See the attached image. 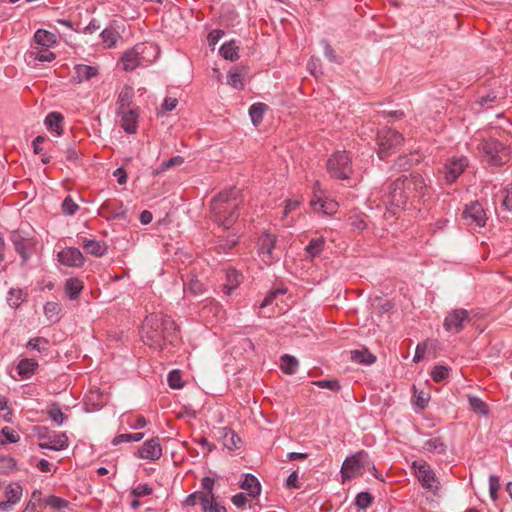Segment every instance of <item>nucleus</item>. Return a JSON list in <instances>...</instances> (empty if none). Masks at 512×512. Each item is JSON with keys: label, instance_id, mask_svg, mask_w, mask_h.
<instances>
[{"label": "nucleus", "instance_id": "f257e3e1", "mask_svg": "<svg viewBox=\"0 0 512 512\" xmlns=\"http://www.w3.org/2000/svg\"><path fill=\"white\" fill-rule=\"evenodd\" d=\"M141 339L150 348L162 350L167 343L173 344L178 339V327L171 317L152 313L142 324Z\"/></svg>", "mask_w": 512, "mask_h": 512}, {"label": "nucleus", "instance_id": "f03ea898", "mask_svg": "<svg viewBox=\"0 0 512 512\" xmlns=\"http://www.w3.org/2000/svg\"><path fill=\"white\" fill-rule=\"evenodd\" d=\"M238 191L235 188L220 192L211 201L214 222L224 229L231 228L239 217Z\"/></svg>", "mask_w": 512, "mask_h": 512}, {"label": "nucleus", "instance_id": "7ed1b4c3", "mask_svg": "<svg viewBox=\"0 0 512 512\" xmlns=\"http://www.w3.org/2000/svg\"><path fill=\"white\" fill-rule=\"evenodd\" d=\"M158 47L152 43H138L125 51L121 57L122 68L133 71L137 67H146L158 57Z\"/></svg>", "mask_w": 512, "mask_h": 512}, {"label": "nucleus", "instance_id": "20e7f679", "mask_svg": "<svg viewBox=\"0 0 512 512\" xmlns=\"http://www.w3.org/2000/svg\"><path fill=\"white\" fill-rule=\"evenodd\" d=\"M365 471L371 472L376 478H378L377 470L373 462H371L368 453L361 450L352 456L347 457L343 462L340 471L342 482L361 476Z\"/></svg>", "mask_w": 512, "mask_h": 512}, {"label": "nucleus", "instance_id": "39448f33", "mask_svg": "<svg viewBox=\"0 0 512 512\" xmlns=\"http://www.w3.org/2000/svg\"><path fill=\"white\" fill-rule=\"evenodd\" d=\"M327 172L330 177L339 180L349 179L353 173L352 160L347 151H336L327 160Z\"/></svg>", "mask_w": 512, "mask_h": 512}, {"label": "nucleus", "instance_id": "423d86ee", "mask_svg": "<svg viewBox=\"0 0 512 512\" xmlns=\"http://www.w3.org/2000/svg\"><path fill=\"white\" fill-rule=\"evenodd\" d=\"M257 253L265 265H271L281 258L282 250L277 246V236L263 231L257 241Z\"/></svg>", "mask_w": 512, "mask_h": 512}, {"label": "nucleus", "instance_id": "0eeeda50", "mask_svg": "<svg viewBox=\"0 0 512 512\" xmlns=\"http://www.w3.org/2000/svg\"><path fill=\"white\" fill-rule=\"evenodd\" d=\"M403 136L391 129L383 128L377 133V154L380 159L385 160L403 144Z\"/></svg>", "mask_w": 512, "mask_h": 512}, {"label": "nucleus", "instance_id": "6e6552de", "mask_svg": "<svg viewBox=\"0 0 512 512\" xmlns=\"http://www.w3.org/2000/svg\"><path fill=\"white\" fill-rule=\"evenodd\" d=\"M478 150L485 155L487 161L492 165H502L510 159L509 148L504 147L493 138L482 140L478 145Z\"/></svg>", "mask_w": 512, "mask_h": 512}, {"label": "nucleus", "instance_id": "1a4fd4ad", "mask_svg": "<svg viewBox=\"0 0 512 512\" xmlns=\"http://www.w3.org/2000/svg\"><path fill=\"white\" fill-rule=\"evenodd\" d=\"M396 186L404 189L405 194L408 196V201L422 198L428 190L424 178L418 173H411L409 176L403 175L397 178Z\"/></svg>", "mask_w": 512, "mask_h": 512}, {"label": "nucleus", "instance_id": "9d476101", "mask_svg": "<svg viewBox=\"0 0 512 512\" xmlns=\"http://www.w3.org/2000/svg\"><path fill=\"white\" fill-rule=\"evenodd\" d=\"M414 475L420 482L421 486L433 493L440 488V482L433 471L432 467L424 460H415L411 464Z\"/></svg>", "mask_w": 512, "mask_h": 512}, {"label": "nucleus", "instance_id": "9b49d317", "mask_svg": "<svg viewBox=\"0 0 512 512\" xmlns=\"http://www.w3.org/2000/svg\"><path fill=\"white\" fill-rule=\"evenodd\" d=\"M471 321L470 313L466 309H454L447 314L443 326L450 333H459Z\"/></svg>", "mask_w": 512, "mask_h": 512}, {"label": "nucleus", "instance_id": "f8f14e48", "mask_svg": "<svg viewBox=\"0 0 512 512\" xmlns=\"http://www.w3.org/2000/svg\"><path fill=\"white\" fill-rule=\"evenodd\" d=\"M462 219L467 226L476 228L485 226L487 216L482 205L478 201H475L465 207L462 213Z\"/></svg>", "mask_w": 512, "mask_h": 512}, {"label": "nucleus", "instance_id": "ddd939ff", "mask_svg": "<svg viewBox=\"0 0 512 512\" xmlns=\"http://www.w3.org/2000/svg\"><path fill=\"white\" fill-rule=\"evenodd\" d=\"M98 214L107 220H125L127 210L123 203L117 199L106 200L99 208Z\"/></svg>", "mask_w": 512, "mask_h": 512}, {"label": "nucleus", "instance_id": "4468645a", "mask_svg": "<svg viewBox=\"0 0 512 512\" xmlns=\"http://www.w3.org/2000/svg\"><path fill=\"white\" fill-rule=\"evenodd\" d=\"M468 166V159L464 156H453L444 165V179L448 184L453 183Z\"/></svg>", "mask_w": 512, "mask_h": 512}, {"label": "nucleus", "instance_id": "2eb2a0df", "mask_svg": "<svg viewBox=\"0 0 512 512\" xmlns=\"http://www.w3.org/2000/svg\"><path fill=\"white\" fill-rule=\"evenodd\" d=\"M408 202V196L405 194L404 189L396 186V180H394L388 188V193L383 198V203L389 209H400L405 207Z\"/></svg>", "mask_w": 512, "mask_h": 512}, {"label": "nucleus", "instance_id": "dca6fc26", "mask_svg": "<svg viewBox=\"0 0 512 512\" xmlns=\"http://www.w3.org/2000/svg\"><path fill=\"white\" fill-rule=\"evenodd\" d=\"M11 241L14 244L15 250L26 262L33 253L35 242L32 238L24 237L20 232L14 231L11 234Z\"/></svg>", "mask_w": 512, "mask_h": 512}, {"label": "nucleus", "instance_id": "f3484780", "mask_svg": "<svg viewBox=\"0 0 512 512\" xmlns=\"http://www.w3.org/2000/svg\"><path fill=\"white\" fill-rule=\"evenodd\" d=\"M58 261L68 267H82L85 258L82 252L75 247H66L57 253Z\"/></svg>", "mask_w": 512, "mask_h": 512}, {"label": "nucleus", "instance_id": "a211bd4d", "mask_svg": "<svg viewBox=\"0 0 512 512\" xmlns=\"http://www.w3.org/2000/svg\"><path fill=\"white\" fill-rule=\"evenodd\" d=\"M162 455V447L158 437L149 439L137 450V456L141 459L156 461Z\"/></svg>", "mask_w": 512, "mask_h": 512}, {"label": "nucleus", "instance_id": "6ab92c4d", "mask_svg": "<svg viewBox=\"0 0 512 512\" xmlns=\"http://www.w3.org/2000/svg\"><path fill=\"white\" fill-rule=\"evenodd\" d=\"M22 487L18 483H10L5 489L6 500L0 501V511L8 512L22 497Z\"/></svg>", "mask_w": 512, "mask_h": 512}, {"label": "nucleus", "instance_id": "aec40b11", "mask_svg": "<svg viewBox=\"0 0 512 512\" xmlns=\"http://www.w3.org/2000/svg\"><path fill=\"white\" fill-rule=\"evenodd\" d=\"M118 115L121 117V127L128 134H135L138 128V109H127L118 111Z\"/></svg>", "mask_w": 512, "mask_h": 512}, {"label": "nucleus", "instance_id": "412c9836", "mask_svg": "<svg viewBox=\"0 0 512 512\" xmlns=\"http://www.w3.org/2000/svg\"><path fill=\"white\" fill-rule=\"evenodd\" d=\"M314 190L316 191V187ZM310 205L315 212H321L325 215H332L338 209V203L336 201L332 199H323L321 196H318L316 192L310 201Z\"/></svg>", "mask_w": 512, "mask_h": 512}, {"label": "nucleus", "instance_id": "4be33fe9", "mask_svg": "<svg viewBox=\"0 0 512 512\" xmlns=\"http://www.w3.org/2000/svg\"><path fill=\"white\" fill-rule=\"evenodd\" d=\"M99 71L96 66L77 64L74 66V73L72 75V81L80 84L84 81H88L98 76Z\"/></svg>", "mask_w": 512, "mask_h": 512}, {"label": "nucleus", "instance_id": "5701e85b", "mask_svg": "<svg viewBox=\"0 0 512 512\" xmlns=\"http://www.w3.org/2000/svg\"><path fill=\"white\" fill-rule=\"evenodd\" d=\"M81 246L87 254H90L94 257H102L107 253L108 246L104 241L83 238L81 241Z\"/></svg>", "mask_w": 512, "mask_h": 512}, {"label": "nucleus", "instance_id": "b1692460", "mask_svg": "<svg viewBox=\"0 0 512 512\" xmlns=\"http://www.w3.org/2000/svg\"><path fill=\"white\" fill-rule=\"evenodd\" d=\"M38 362L33 358L21 359L17 366L16 372L21 380H29L37 371Z\"/></svg>", "mask_w": 512, "mask_h": 512}, {"label": "nucleus", "instance_id": "393cba45", "mask_svg": "<svg viewBox=\"0 0 512 512\" xmlns=\"http://www.w3.org/2000/svg\"><path fill=\"white\" fill-rule=\"evenodd\" d=\"M301 203L302 199L300 198L287 199L285 201V206L281 210L280 217V220L283 222V226L290 227L293 225L294 217L289 218V216L299 209Z\"/></svg>", "mask_w": 512, "mask_h": 512}, {"label": "nucleus", "instance_id": "a878e982", "mask_svg": "<svg viewBox=\"0 0 512 512\" xmlns=\"http://www.w3.org/2000/svg\"><path fill=\"white\" fill-rule=\"evenodd\" d=\"M68 445V437L65 433L50 436L46 441L39 443L40 448L55 451L64 450L68 447Z\"/></svg>", "mask_w": 512, "mask_h": 512}, {"label": "nucleus", "instance_id": "bb28decb", "mask_svg": "<svg viewBox=\"0 0 512 512\" xmlns=\"http://www.w3.org/2000/svg\"><path fill=\"white\" fill-rule=\"evenodd\" d=\"M54 44H56V36L54 33L44 29H38L34 34L31 46L50 48Z\"/></svg>", "mask_w": 512, "mask_h": 512}, {"label": "nucleus", "instance_id": "cd10ccee", "mask_svg": "<svg viewBox=\"0 0 512 512\" xmlns=\"http://www.w3.org/2000/svg\"><path fill=\"white\" fill-rule=\"evenodd\" d=\"M222 444L232 452L241 448L242 440L235 431L225 428L222 433Z\"/></svg>", "mask_w": 512, "mask_h": 512}, {"label": "nucleus", "instance_id": "c85d7f7f", "mask_svg": "<svg viewBox=\"0 0 512 512\" xmlns=\"http://www.w3.org/2000/svg\"><path fill=\"white\" fill-rule=\"evenodd\" d=\"M243 276L234 268L226 270V283L223 285V292L230 295L234 289L242 282Z\"/></svg>", "mask_w": 512, "mask_h": 512}, {"label": "nucleus", "instance_id": "c756f323", "mask_svg": "<svg viewBox=\"0 0 512 512\" xmlns=\"http://www.w3.org/2000/svg\"><path fill=\"white\" fill-rule=\"evenodd\" d=\"M27 55L29 59L39 62H52L56 58L55 53L51 52L49 48L38 46H31Z\"/></svg>", "mask_w": 512, "mask_h": 512}, {"label": "nucleus", "instance_id": "7c9ffc66", "mask_svg": "<svg viewBox=\"0 0 512 512\" xmlns=\"http://www.w3.org/2000/svg\"><path fill=\"white\" fill-rule=\"evenodd\" d=\"M63 120L64 117L61 113L50 112L46 116L44 123L49 131L55 132L58 136H61L63 133Z\"/></svg>", "mask_w": 512, "mask_h": 512}, {"label": "nucleus", "instance_id": "2f4dec72", "mask_svg": "<svg viewBox=\"0 0 512 512\" xmlns=\"http://www.w3.org/2000/svg\"><path fill=\"white\" fill-rule=\"evenodd\" d=\"M121 425H126L130 429H141L147 425V420L142 415L124 413L120 417Z\"/></svg>", "mask_w": 512, "mask_h": 512}, {"label": "nucleus", "instance_id": "473e14b6", "mask_svg": "<svg viewBox=\"0 0 512 512\" xmlns=\"http://www.w3.org/2000/svg\"><path fill=\"white\" fill-rule=\"evenodd\" d=\"M325 246V238L320 236L316 238H312L308 245L305 247L306 256L311 260L315 257H318Z\"/></svg>", "mask_w": 512, "mask_h": 512}, {"label": "nucleus", "instance_id": "72a5a7b5", "mask_svg": "<svg viewBox=\"0 0 512 512\" xmlns=\"http://www.w3.org/2000/svg\"><path fill=\"white\" fill-rule=\"evenodd\" d=\"M134 97V90L130 86H124L119 93L117 104L118 111L131 109L130 105L132 104Z\"/></svg>", "mask_w": 512, "mask_h": 512}, {"label": "nucleus", "instance_id": "f704fd0d", "mask_svg": "<svg viewBox=\"0 0 512 512\" xmlns=\"http://www.w3.org/2000/svg\"><path fill=\"white\" fill-rule=\"evenodd\" d=\"M422 448L430 453L443 454L447 446L441 437H433L426 440Z\"/></svg>", "mask_w": 512, "mask_h": 512}, {"label": "nucleus", "instance_id": "c9c22d12", "mask_svg": "<svg viewBox=\"0 0 512 512\" xmlns=\"http://www.w3.org/2000/svg\"><path fill=\"white\" fill-rule=\"evenodd\" d=\"M83 290V282L78 278H69L65 282V292L70 299H77Z\"/></svg>", "mask_w": 512, "mask_h": 512}, {"label": "nucleus", "instance_id": "e433bc0d", "mask_svg": "<svg viewBox=\"0 0 512 512\" xmlns=\"http://www.w3.org/2000/svg\"><path fill=\"white\" fill-rule=\"evenodd\" d=\"M241 488L247 490L249 492V496L256 497L260 493L261 486L254 475L247 474L241 483Z\"/></svg>", "mask_w": 512, "mask_h": 512}, {"label": "nucleus", "instance_id": "4c0bfd02", "mask_svg": "<svg viewBox=\"0 0 512 512\" xmlns=\"http://www.w3.org/2000/svg\"><path fill=\"white\" fill-rule=\"evenodd\" d=\"M267 109L268 106L264 103H255L251 105L249 108V115L255 126H258L262 122L264 113Z\"/></svg>", "mask_w": 512, "mask_h": 512}, {"label": "nucleus", "instance_id": "58836bf2", "mask_svg": "<svg viewBox=\"0 0 512 512\" xmlns=\"http://www.w3.org/2000/svg\"><path fill=\"white\" fill-rule=\"evenodd\" d=\"M298 365L299 362L294 356L285 354L281 357L280 367L285 374L291 375L296 373Z\"/></svg>", "mask_w": 512, "mask_h": 512}, {"label": "nucleus", "instance_id": "ea45409f", "mask_svg": "<svg viewBox=\"0 0 512 512\" xmlns=\"http://www.w3.org/2000/svg\"><path fill=\"white\" fill-rule=\"evenodd\" d=\"M184 163V158L182 156H174L169 160L164 161L158 168L152 171L153 176H158L161 173L165 172L168 169H171L176 166H180Z\"/></svg>", "mask_w": 512, "mask_h": 512}, {"label": "nucleus", "instance_id": "a19ab883", "mask_svg": "<svg viewBox=\"0 0 512 512\" xmlns=\"http://www.w3.org/2000/svg\"><path fill=\"white\" fill-rule=\"evenodd\" d=\"M219 52L221 56L226 60L235 61L239 58L238 47L233 41L223 44L220 47Z\"/></svg>", "mask_w": 512, "mask_h": 512}, {"label": "nucleus", "instance_id": "79ce46f5", "mask_svg": "<svg viewBox=\"0 0 512 512\" xmlns=\"http://www.w3.org/2000/svg\"><path fill=\"white\" fill-rule=\"evenodd\" d=\"M143 437L144 433L142 432L119 434L113 438L112 444L117 446L124 442H139Z\"/></svg>", "mask_w": 512, "mask_h": 512}, {"label": "nucleus", "instance_id": "37998d69", "mask_svg": "<svg viewBox=\"0 0 512 512\" xmlns=\"http://www.w3.org/2000/svg\"><path fill=\"white\" fill-rule=\"evenodd\" d=\"M352 359L358 363L370 365L376 361V357L368 350H355L352 352Z\"/></svg>", "mask_w": 512, "mask_h": 512}, {"label": "nucleus", "instance_id": "c03bdc74", "mask_svg": "<svg viewBox=\"0 0 512 512\" xmlns=\"http://www.w3.org/2000/svg\"><path fill=\"white\" fill-rule=\"evenodd\" d=\"M26 347L27 349L36 350L39 353H42L49 349V341L44 337H35L28 341Z\"/></svg>", "mask_w": 512, "mask_h": 512}, {"label": "nucleus", "instance_id": "a18cd8bd", "mask_svg": "<svg viewBox=\"0 0 512 512\" xmlns=\"http://www.w3.org/2000/svg\"><path fill=\"white\" fill-rule=\"evenodd\" d=\"M202 512H227L225 506L221 503L217 502L215 497L209 496V498L204 499V503L201 507Z\"/></svg>", "mask_w": 512, "mask_h": 512}, {"label": "nucleus", "instance_id": "49530a36", "mask_svg": "<svg viewBox=\"0 0 512 512\" xmlns=\"http://www.w3.org/2000/svg\"><path fill=\"white\" fill-rule=\"evenodd\" d=\"M417 161V154H410L409 156H400L395 161L394 167L398 170H407Z\"/></svg>", "mask_w": 512, "mask_h": 512}, {"label": "nucleus", "instance_id": "de8ad7c7", "mask_svg": "<svg viewBox=\"0 0 512 512\" xmlns=\"http://www.w3.org/2000/svg\"><path fill=\"white\" fill-rule=\"evenodd\" d=\"M468 402L471 410H473L476 413L479 414H487L488 413V406L487 404L476 396H468Z\"/></svg>", "mask_w": 512, "mask_h": 512}, {"label": "nucleus", "instance_id": "09e8293b", "mask_svg": "<svg viewBox=\"0 0 512 512\" xmlns=\"http://www.w3.org/2000/svg\"><path fill=\"white\" fill-rule=\"evenodd\" d=\"M0 444L17 443L20 440L19 434L11 427H3L1 430Z\"/></svg>", "mask_w": 512, "mask_h": 512}, {"label": "nucleus", "instance_id": "8fccbe9b", "mask_svg": "<svg viewBox=\"0 0 512 512\" xmlns=\"http://www.w3.org/2000/svg\"><path fill=\"white\" fill-rule=\"evenodd\" d=\"M17 462L11 456H0V471L6 474L16 470Z\"/></svg>", "mask_w": 512, "mask_h": 512}, {"label": "nucleus", "instance_id": "3c124183", "mask_svg": "<svg viewBox=\"0 0 512 512\" xmlns=\"http://www.w3.org/2000/svg\"><path fill=\"white\" fill-rule=\"evenodd\" d=\"M45 504L52 509L60 510L67 508L69 506V501L55 495H50L45 498Z\"/></svg>", "mask_w": 512, "mask_h": 512}, {"label": "nucleus", "instance_id": "603ef678", "mask_svg": "<svg viewBox=\"0 0 512 512\" xmlns=\"http://www.w3.org/2000/svg\"><path fill=\"white\" fill-rule=\"evenodd\" d=\"M348 223L352 228L358 231L364 230L367 226L364 215L360 213L350 214L348 217Z\"/></svg>", "mask_w": 512, "mask_h": 512}, {"label": "nucleus", "instance_id": "864d4df0", "mask_svg": "<svg viewBox=\"0 0 512 512\" xmlns=\"http://www.w3.org/2000/svg\"><path fill=\"white\" fill-rule=\"evenodd\" d=\"M449 375V369L446 366L443 365H437L433 368L431 372V377L434 382H442L445 380Z\"/></svg>", "mask_w": 512, "mask_h": 512}, {"label": "nucleus", "instance_id": "5fc2aeb1", "mask_svg": "<svg viewBox=\"0 0 512 512\" xmlns=\"http://www.w3.org/2000/svg\"><path fill=\"white\" fill-rule=\"evenodd\" d=\"M227 83L236 89L243 88V78L242 75L237 70H231L227 76Z\"/></svg>", "mask_w": 512, "mask_h": 512}, {"label": "nucleus", "instance_id": "6e6d98bb", "mask_svg": "<svg viewBox=\"0 0 512 512\" xmlns=\"http://www.w3.org/2000/svg\"><path fill=\"white\" fill-rule=\"evenodd\" d=\"M206 498L207 497L202 492L196 491L189 494L184 500L183 504L185 506H195L196 504H200L202 506L204 499Z\"/></svg>", "mask_w": 512, "mask_h": 512}, {"label": "nucleus", "instance_id": "4d7b16f0", "mask_svg": "<svg viewBox=\"0 0 512 512\" xmlns=\"http://www.w3.org/2000/svg\"><path fill=\"white\" fill-rule=\"evenodd\" d=\"M101 37L107 47H112L116 44L119 35L115 30L106 28L102 31Z\"/></svg>", "mask_w": 512, "mask_h": 512}, {"label": "nucleus", "instance_id": "13d9d810", "mask_svg": "<svg viewBox=\"0 0 512 512\" xmlns=\"http://www.w3.org/2000/svg\"><path fill=\"white\" fill-rule=\"evenodd\" d=\"M79 209V206L74 202L71 196H67L62 202V212L65 215L72 216Z\"/></svg>", "mask_w": 512, "mask_h": 512}, {"label": "nucleus", "instance_id": "bf43d9fd", "mask_svg": "<svg viewBox=\"0 0 512 512\" xmlns=\"http://www.w3.org/2000/svg\"><path fill=\"white\" fill-rule=\"evenodd\" d=\"M372 501H373V497L370 493L361 492L356 496L355 505L359 509H366L367 507H369L371 505Z\"/></svg>", "mask_w": 512, "mask_h": 512}, {"label": "nucleus", "instance_id": "052dcab7", "mask_svg": "<svg viewBox=\"0 0 512 512\" xmlns=\"http://www.w3.org/2000/svg\"><path fill=\"white\" fill-rule=\"evenodd\" d=\"M185 290L189 291L194 295H198L204 292L205 287L200 280L191 278L189 282L185 285Z\"/></svg>", "mask_w": 512, "mask_h": 512}, {"label": "nucleus", "instance_id": "680f3d73", "mask_svg": "<svg viewBox=\"0 0 512 512\" xmlns=\"http://www.w3.org/2000/svg\"><path fill=\"white\" fill-rule=\"evenodd\" d=\"M168 384L173 389H180L184 383L179 370H173L168 374Z\"/></svg>", "mask_w": 512, "mask_h": 512}, {"label": "nucleus", "instance_id": "e2e57ef3", "mask_svg": "<svg viewBox=\"0 0 512 512\" xmlns=\"http://www.w3.org/2000/svg\"><path fill=\"white\" fill-rule=\"evenodd\" d=\"M7 301L11 307H18L23 301V292L20 289H11Z\"/></svg>", "mask_w": 512, "mask_h": 512}, {"label": "nucleus", "instance_id": "0e129e2a", "mask_svg": "<svg viewBox=\"0 0 512 512\" xmlns=\"http://www.w3.org/2000/svg\"><path fill=\"white\" fill-rule=\"evenodd\" d=\"M214 484H215V481L213 478L209 477V476H206L204 478H202L201 480V486H202V493L207 497L209 498V496H212V498L215 497L214 493H213V488H214Z\"/></svg>", "mask_w": 512, "mask_h": 512}, {"label": "nucleus", "instance_id": "69168bd1", "mask_svg": "<svg viewBox=\"0 0 512 512\" xmlns=\"http://www.w3.org/2000/svg\"><path fill=\"white\" fill-rule=\"evenodd\" d=\"M152 492H153V489L148 484L140 483L132 489L131 494L135 498H140V497L151 495Z\"/></svg>", "mask_w": 512, "mask_h": 512}, {"label": "nucleus", "instance_id": "338daca9", "mask_svg": "<svg viewBox=\"0 0 512 512\" xmlns=\"http://www.w3.org/2000/svg\"><path fill=\"white\" fill-rule=\"evenodd\" d=\"M312 384L319 388L329 389L331 391L340 390V384L338 380H317L313 381Z\"/></svg>", "mask_w": 512, "mask_h": 512}, {"label": "nucleus", "instance_id": "774afa93", "mask_svg": "<svg viewBox=\"0 0 512 512\" xmlns=\"http://www.w3.org/2000/svg\"><path fill=\"white\" fill-rule=\"evenodd\" d=\"M287 292L286 288H276L272 290L262 301L261 307H266L273 303V301L277 298L278 295H284Z\"/></svg>", "mask_w": 512, "mask_h": 512}]
</instances>
